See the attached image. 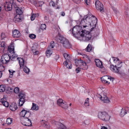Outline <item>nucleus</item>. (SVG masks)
<instances>
[{"label":"nucleus","instance_id":"nucleus-1","mask_svg":"<svg viewBox=\"0 0 129 129\" xmlns=\"http://www.w3.org/2000/svg\"><path fill=\"white\" fill-rule=\"evenodd\" d=\"M96 18L92 15H87L84 17L80 23L81 26L76 25L72 29V34L75 37L77 35H80L84 31V28L89 26L91 28L90 31H92L96 26L97 24Z\"/></svg>","mask_w":129,"mask_h":129},{"label":"nucleus","instance_id":"nucleus-2","mask_svg":"<svg viewBox=\"0 0 129 129\" xmlns=\"http://www.w3.org/2000/svg\"><path fill=\"white\" fill-rule=\"evenodd\" d=\"M96 18L92 15H87L84 17L80 23L81 26L76 25L72 29V34L75 37L77 35H80L84 31V28L89 26L91 28L90 31H92L96 26L97 24Z\"/></svg>","mask_w":129,"mask_h":129},{"label":"nucleus","instance_id":"nucleus-3","mask_svg":"<svg viewBox=\"0 0 129 129\" xmlns=\"http://www.w3.org/2000/svg\"><path fill=\"white\" fill-rule=\"evenodd\" d=\"M55 40L57 42L62 44L63 46L66 48H69L71 47V45L68 40L60 35L56 36Z\"/></svg>","mask_w":129,"mask_h":129},{"label":"nucleus","instance_id":"nucleus-4","mask_svg":"<svg viewBox=\"0 0 129 129\" xmlns=\"http://www.w3.org/2000/svg\"><path fill=\"white\" fill-rule=\"evenodd\" d=\"M75 63L76 66L79 67L80 68L84 70L87 69L88 67L86 62L80 58L75 59Z\"/></svg>","mask_w":129,"mask_h":129},{"label":"nucleus","instance_id":"nucleus-5","mask_svg":"<svg viewBox=\"0 0 129 129\" xmlns=\"http://www.w3.org/2000/svg\"><path fill=\"white\" fill-rule=\"evenodd\" d=\"M98 117L100 119L106 121L109 120L110 118L107 113L105 112H99Z\"/></svg>","mask_w":129,"mask_h":129},{"label":"nucleus","instance_id":"nucleus-6","mask_svg":"<svg viewBox=\"0 0 129 129\" xmlns=\"http://www.w3.org/2000/svg\"><path fill=\"white\" fill-rule=\"evenodd\" d=\"M80 36L86 41H89L91 38L90 32L85 29L84 31H83L82 33L80 34Z\"/></svg>","mask_w":129,"mask_h":129},{"label":"nucleus","instance_id":"nucleus-7","mask_svg":"<svg viewBox=\"0 0 129 129\" xmlns=\"http://www.w3.org/2000/svg\"><path fill=\"white\" fill-rule=\"evenodd\" d=\"M51 123L56 125L57 127L55 129H66V127L63 124L59 122L53 120L52 121Z\"/></svg>","mask_w":129,"mask_h":129},{"label":"nucleus","instance_id":"nucleus-8","mask_svg":"<svg viewBox=\"0 0 129 129\" xmlns=\"http://www.w3.org/2000/svg\"><path fill=\"white\" fill-rule=\"evenodd\" d=\"M96 8L98 10H100V12L102 13L104 12V6L98 0L96 1L95 3Z\"/></svg>","mask_w":129,"mask_h":129},{"label":"nucleus","instance_id":"nucleus-9","mask_svg":"<svg viewBox=\"0 0 129 129\" xmlns=\"http://www.w3.org/2000/svg\"><path fill=\"white\" fill-rule=\"evenodd\" d=\"M13 1L11 0V2H6L4 6L5 8L6 11H10L12 9V5H14L13 3Z\"/></svg>","mask_w":129,"mask_h":129},{"label":"nucleus","instance_id":"nucleus-10","mask_svg":"<svg viewBox=\"0 0 129 129\" xmlns=\"http://www.w3.org/2000/svg\"><path fill=\"white\" fill-rule=\"evenodd\" d=\"M98 97L101 100L103 101L104 103H108L110 102L108 98L105 94H103V96L100 95Z\"/></svg>","mask_w":129,"mask_h":129},{"label":"nucleus","instance_id":"nucleus-11","mask_svg":"<svg viewBox=\"0 0 129 129\" xmlns=\"http://www.w3.org/2000/svg\"><path fill=\"white\" fill-rule=\"evenodd\" d=\"M13 43L12 42L8 47V50L11 53H14V48Z\"/></svg>","mask_w":129,"mask_h":129},{"label":"nucleus","instance_id":"nucleus-12","mask_svg":"<svg viewBox=\"0 0 129 129\" xmlns=\"http://www.w3.org/2000/svg\"><path fill=\"white\" fill-rule=\"evenodd\" d=\"M17 59L19 60V65L20 67H23L26 66V62H25L24 59L21 58H17Z\"/></svg>","mask_w":129,"mask_h":129},{"label":"nucleus","instance_id":"nucleus-13","mask_svg":"<svg viewBox=\"0 0 129 129\" xmlns=\"http://www.w3.org/2000/svg\"><path fill=\"white\" fill-rule=\"evenodd\" d=\"M11 57V56H9L8 54H5L2 56L1 58L5 59V60L6 61L7 63H8L9 60L12 58Z\"/></svg>","mask_w":129,"mask_h":129},{"label":"nucleus","instance_id":"nucleus-14","mask_svg":"<svg viewBox=\"0 0 129 129\" xmlns=\"http://www.w3.org/2000/svg\"><path fill=\"white\" fill-rule=\"evenodd\" d=\"M13 36L14 38H18L20 36V32L17 30H15L13 31Z\"/></svg>","mask_w":129,"mask_h":129},{"label":"nucleus","instance_id":"nucleus-15","mask_svg":"<svg viewBox=\"0 0 129 129\" xmlns=\"http://www.w3.org/2000/svg\"><path fill=\"white\" fill-rule=\"evenodd\" d=\"M95 62L96 65L97 67L100 68H102L103 67L102 62L99 59H95Z\"/></svg>","mask_w":129,"mask_h":129},{"label":"nucleus","instance_id":"nucleus-16","mask_svg":"<svg viewBox=\"0 0 129 129\" xmlns=\"http://www.w3.org/2000/svg\"><path fill=\"white\" fill-rule=\"evenodd\" d=\"M1 102L3 105L6 107H7L9 106V103L6 101V98H3L1 100Z\"/></svg>","mask_w":129,"mask_h":129},{"label":"nucleus","instance_id":"nucleus-17","mask_svg":"<svg viewBox=\"0 0 129 129\" xmlns=\"http://www.w3.org/2000/svg\"><path fill=\"white\" fill-rule=\"evenodd\" d=\"M9 108L11 110L15 111L17 108V105L16 103H13L11 104L9 107Z\"/></svg>","mask_w":129,"mask_h":129},{"label":"nucleus","instance_id":"nucleus-18","mask_svg":"<svg viewBox=\"0 0 129 129\" xmlns=\"http://www.w3.org/2000/svg\"><path fill=\"white\" fill-rule=\"evenodd\" d=\"M26 122L25 123H24V125L28 126H32L31 122L30 119L28 118V119H26Z\"/></svg>","mask_w":129,"mask_h":129},{"label":"nucleus","instance_id":"nucleus-19","mask_svg":"<svg viewBox=\"0 0 129 129\" xmlns=\"http://www.w3.org/2000/svg\"><path fill=\"white\" fill-rule=\"evenodd\" d=\"M21 20V18H20V15H16L14 17L13 20L15 23L19 22Z\"/></svg>","mask_w":129,"mask_h":129},{"label":"nucleus","instance_id":"nucleus-20","mask_svg":"<svg viewBox=\"0 0 129 129\" xmlns=\"http://www.w3.org/2000/svg\"><path fill=\"white\" fill-rule=\"evenodd\" d=\"M57 104L61 107H64L63 105L64 103L63 102V100L61 99H59L57 102Z\"/></svg>","mask_w":129,"mask_h":129},{"label":"nucleus","instance_id":"nucleus-21","mask_svg":"<svg viewBox=\"0 0 129 129\" xmlns=\"http://www.w3.org/2000/svg\"><path fill=\"white\" fill-rule=\"evenodd\" d=\"M121 67V66L119 67H117L116 65L114 66V68L113 69L114 70V71H113V72L116 73H117L119 74L120 73L119 72V69L120 68V67Z\"/></svg>","mask_w":129,"mask_h":129},{"label":"nucleus","instance_id":"nucleus-22","mask_svg":"<svg viewBox=\"0 0 129 129\" xmlns=\"http://www.w3.org/2000/svg\"><path fill=\"white\" fill-rule=\"evenodd\" d=\"M52 50L50 49H48L46 52V56L47 57H49L52 54Z\"/></svg>","mask_w":129,"mask_h":129},{"label":"nucleus","instance_id":"nucleus-23","mask_svg":"<svg viewBox=\"0 0 129 129\" xmlns=\"http://www.w3.org/2000/svg\"><path fill=\"white\" fill-rule=\"evenodd\" d=\"M32 105V107L31 108V110L36 111H37L38 110L39 108L37 105L34 103H33Z\"/></svg>","mask_w":129,"mask_h":129},{"label":"nucleus","instance_id":"nucleus-24","mask_svg":"<svg viewBox=\"0 0 129 129\" xmlns=\"http://www.w3.org/2000/svg\"><path fill=\"white\" fill-rule=\"evenodd\" d=\"M56 2H54L52 1H51L50 3V5H51L53 7H56L57 6L58 3V0H55Z\"/></svg>","mask_w":129,"mask_h":129},{"label":"nucleus","instance_id":"nucleus-25","mask_svg":"<svg viewBox=\"0 0 129 129\" xmlns=\"http://www.w3.org/2000/svg\"><path fill=\"white\" fill-rule=\"evenodd\" d=\"M14 88L10 87H6V92L7 93H9L13 91Z\"/></svg>","mask_w":129,"mask_h":129},{"label":"nucleus","instance_id":"nucleus-26","mask_svg":"<svg viewBox=\"0 0 129 129\" xmlns=\"http://www.w3.org/2000/svg\"><path fill=\"white\" fill-rule=\"evenodd\" d=\"M27 111V110H25L24 109H23L22 110L20 113V115L21 116L24 117H25Z\"/></svg>","mask_w":129,"mask_h":129},{"label":"nucleus","instance_id":"nucleus-27","mask_svg":"<svg viewBox=\"0 0 129 129\" xmlns=\"http://www.w3.org/2000/svg\"><path fill=\"white\" fill-rule=\"evenodd\" d=\"M63 64L64 65L66 66L67 68H68L71 69L72 68V66H71V64L70 63V64L68 63V62L67 61H65Z\"/></svg>","mask_w":129,"mask_h":129},{"label":"nucleus","instance_id":"nucleus-28","mask_svg":"<svg viewBox=\"0 0 129 129\" xmlns=\"http://www.w3.org/2000/svg\"><path fill=\"white\" fill-rule=\"evenodd\" d=\"M16 11L17 15H20L22 13V10L20 9L19 7H16Z\"/></svg>","mask_w":129,"mask_h":129},{"label":"nucleus","instance_id":"nucleus-29","mask_svg":"<svg viewBox=\"0 0 129 129\" xmlns=\"http://www.w3.org/2000/svg\"><path fill=\"white\" fill-rule=\"evenodd\" d=\"M25 99H23L20 98L19 100V106H20L23 105L25 102Z\"/></svg>","mask_w":129,"mask_h":129},{"label":"nucleus","instance_id":"nucleus-30","mask_svg":"<svg viewBox=\"0 0 129 129\" xmlns=\"http://www.w3.org/2000/svg\"><path fill=\"white\" fill-rule=\"evenodd\" d=\"M24 117V120L25 121V119H28V118L31 115V113L28 111H27Z\"/></svg>","mask_w":129,"mask_h":129},{"label":"nucleus","instance_id":"nucleus-31","mask_svg":"<svg viewBox=\"0 0 129 129\" xmlns=\"http://www.w3.org/2000/svg\"><path fill=\"white\" fill-rule=\"evenodd\" d=\"M6 87L3 85H0V91L3 92L5 91L6 92Z\"/></svg>","mask_w":129,"mask_h":129},{"label":"nucleus","instance_id":"nucleus-32","mask_svg":"<svg viewBox=\"0 0 129 129\" xmlns=\"http://www.w3.org/2000/svg\"><path fill=\"white\" fill-rule=\"evenodd\" d=\"M23 69L24 72L27 74L30 72V70L26 66L23 67Z\"/></svg>","mask_w":129,"mask_h":129},{"label":"nucleus","instance_id":"nucleus-33","mask_svg":"<svg viewBox=\"0 0 129 129\" xmlns=\"http://www.w3.org/2000/svg\"><path fill=\"white\" fill-rule=\"evenodd\" d=\"M109 77H108V76H106L102 77L101 78V81L103 83H105L106 81L105 79L106 78L109 79Z\"/></svg>","mask_w":129,"mask_h":129},{"label":"nucleus","instance_id":"nucleus-34","mask_svg":"<svg viewBox=\"0 0 129 129\" xmlns=\"http://www.w3.org/2000/svg\"><path fill=\"white\" fill-rule=\"evenodd\" d=\"M63 56L64 58L67 60H69L70 59V56L68 54L65 53L63 54Z\"/></svg>","mask_w":129,"mask_h":129},{"label":"nucleus","instance_id":"nucleus-35","mask_svg":"<svg viewBox=\"0 0 129 129\" xmlns=\"http://www.w3.org/2000/svg\"><path fill=\"white\" fill-rule=\"evenodd\" d=\"M12 119L11 118H9L7 119L6 123L8 125H9L12 123Z\"/></svg>","mask_w":129,"mask_h":129},{"label":"nucleus","instance_id":"nucleus-36","mask_svg":"<svg viewBox=\"0 0 129 129\" xmlns=\"http://www.w3.org/2000/svg\"><path fill=\"white\" fill-rule=\"evenodd\" d=\"M120 113V115L121 116H123L126 114L127 113V112H126L124 109H123V108L122 109Z\"/></svg>","mask_w":129,"mask_h":129},{"label":"nucleus","instance_id":"nucleus-37","mask_svg":"<svg viewBox=\"0 0 129 129\" xmlns=\"http://www.w3.org/2000/svg\"><path fill=\"white\" fill-rule=\"evenodd\" d=\"M25 94L21 92H20L19 93V94L18 95V96H19L20 98L21 99H25Z\"/></svg>","mask_w":129,"mask_h":129},{"label":"nucleus","instance_id":"nucleus-38","mask_svg":"<svg viewBox=\"0 0 129 129\" xmlns=\"http://www.w3.org/2000/svg\"><path fill=\"white\" fill-rule=\"evenodd\" d=\"M92 50V47L90 44H89L87 46L86 51L88 52H90Z\"/></svg>","mask_w":129,"mask_h":129},{"label":"nucleus","instance_id":"nucleus-39","mask_svg":"<svg viewBox=\"0 0 129 129\" xmlns=\"http://www.w3.org/2000/svg\"><path fill=\"white\" fill-rule=\"evenodd\" d=\"M5 43L4 42H2L1 44V50L2 51H3L4 50L5 46Z\"/></svg>","mask_w":129,"mask_h":129},{"label":"nucleus","instance_id":"nucleus-40","mask_svg":"<svg viewBox=\"0 0 129 129\" xmlns=\"http://www.w3.org/2000/svg\"><path fill=\"white\" fill-rule=\"evenodd\" d=\"M5 69V67L3 66L0 67V78L1 77L2 73V71H3Z\"/></svg>","mask_w":129,"mask_h":129},{"label":"nucleus","instance_id":"nucleus-41","mask_svg":"<svg viewBox=\"0 0 129 129\" xmlns=\"http://www.w3.org/2000/svg\"><path fill=\"white\" fill-rule=\"evenodd\" d=\"M115 58L114 57H113V60L114 61V62H118V63H119L118 64H120L122 62H119V59L117 58H115L116 59H114ZM119 65L118 64V66Z\"/></svg>","mask_w":129,"mask_h":129},{"label":"nucleus","instance_id":"nucleus-42","mask_svg":"<svg viewBox=\"0 0 129 129\" xmlns=\"http://www.w3.org/2000/svg\"><path fill=\"white\" fill-rule=\"evenodd\" d=\"M14 54L12 55V59H11V60H12L13 61H14L16 58H17L18 55L14 53Z\"/></svg>","mask_w":129,"mask_h":129},{"label":"nucleus","instance_id":"nucleus-43","mask_svg":"<svg viewBox=\"0 0 129 129\" xmlns=\"http://www.w3.org/2000/svg\"><path fill=\"white\" fill-rule=\"evenodd\" d=\"M29 36L31 39H35L36 37V35L33 34H31L29 35Z\"/></svg>","mask_w":129,"mask_h":129},{"label":"nucleus","instance_id":"nucleus-44","mask_svg":"<svg viewBox=\"0 0 129 129\" xmlns=\"http://www.w3.org/2000/svg\"><path fill=\"white\" fill-rule=\"evenodd\" d=\"M89 123V121L88 120L85 121L82 124V125L84 126H85L88 125Z\"/></svg>","mask_w":129,"mask_h":129},{"label":"nucleus","instance_id":"nucleus-45","mask_svg":"<svg viewBox=\"0 0 129 129\" xmlns=\"http://www.w3.org/2000/svg\"><path fill=\"white\" fill-rule=\"evenodd\" d=\"M19 89L18 87L15 88L14 89L13 91L15 93H18L19 92Z\"/></svg>","mask_w":129,"mask_h":129},{"label":"nucleus","instance_id":"nucleus-46","mask_svg":"<svg viewBox=\"0 0 129 129\" xmlns=\"http://www.w3.org/2000/svg\"><path fill=\"white\" fill-rule=\"evenodd\" d=\"M89 99L88 98H87L85 100V102L84 103V105H86V104L87 106H89L88 104L89 103Z\"/></svg>","mask_w":129,"mask_h":129},{"label":"nucleus","instance_id":"nucleus-47","mask_svg":"<svg viewBox=\"0 0 129 129\" xmlns=\"http://www.w3.org/2000/svg\"><path fill=\"white\" fill-rule=\"evenodd\" d=\"M54 46V41H52L50 43V45L49 47L50 48H53Z\"/></svg>","mask_w":129,"mask_h":129},{"label":"nucleus","instance_id":"nucleus-48","mask_svg":"<svg viewBox=\"0 0 129 129\" xmlns=\"http://www.w3.org/2000/svg\"><path fill=\"white\" fill-rule=\"evenodd\" d=\"M44 127L47 128H50V125L48 123H44Z\"/></svg>","mask_w":129,"mask_h":129},{"label":"nucleus","instance_id":"nucleus-49","mask_svg":"<svg viewBox=\"0 0 129 129\" xmlns=\"http://www.w3.org/2000/svg\"><path fill=\"white\" fill-rule=\"evenodd\" d=\"M9 71L10 73V74L11 76H11V77L12 75H13V74L15 72V71H13L12 70H9Z\"/></svg>","mask_w":129,"mask_h":129},{"label":"nucleus","instance_id":"nucleus-50","mask_svg":"<svg viewBox=\"0 0 129 129\" xmlns=\"http://www.w3.org/2000/svg\"><path fill=\"white\" fill-rule=\"evenodd\" d=\"M36 46H34L32 47L31 48V50L33 52V54L35 52H36Z\"/></svg>","mask_w":129,"mask_h":129},{"label":"nucleus","instance_id":"nucleus-51","mask_svg":"<svg viewBox=\"0 0 129 129\" xmlns=\"http://www.w3.org/2000/svg\"><path fill=\"white\" fill-rule=\"evenodd\" d=\"M36 14H33L30 17L31 20V21H33L35 19V17Z\"/></svg>","mask_w":129,"mask_h":129},{"label":"nucleus","instance_id":"nucleus-52","mask_svg":"<svg viewBox=\"0 0 129 129\" xmlns=\"http://www.w3.org/2000/svg\"><path fill=\"white\" fill-rule=\"evenodd\" d=\"M46 27V25L44 24H42L41 26V28L42 30L45 29Z\"/></svg>","mask_w":129,"mask_h":129},{"label":"nucleus","instance_id":"nucleus-53","mask_svg":"<svg viewBox=\"0 0 129 129\" xmlns=\"http://www.w3.org/2000/svg\"><path fill=\"white\" fill-rule=\"evenodd\" d=\"M114 66L113 65H111L110 66V70L113 72V71H114Z\"/></svg>","mask_w":129,"mask_h":129},{"label":"nucleus","instance_id":"nucleus-54","mask_svg":"<svg viewBox=\"0 0 129 129\" xmlns=\"http://www.w3.org/2000/svg\"><path fill=\"white\" fill-rule=\"evenodd\" d=\"M44 3V2L43 1H40L38 2L39 6L41 7L43 4Z\"/></svg>","mask_w":129,"mask_h":129},{"label":"nucleus","instance_id":"nucleus-55","mask_svg":"<svg viewBox=\"0 0 129 129\" xmlns=\"http://www.w3.org/2000/svg\"><path fill=\"white\" fill-rule=\"evenodd\" d=\"M81 68H80V67H78L76 69V73H78L79 72H80L81 71L80 69Z\"/></svg>","mask_w":129,"mask_h":129},{"label":"nucleus","instance_id":"nucleus-56","mask_svg":"<svg viewBox=\"0 0 129 129\" xmlns=\"http://www.w3.org/2000/svg\"><path fill=\"white\" fill-rule=\"evenodd\" d=\"M75 3L77 4L79 3L80 2V0H72Z\"/></svg>","mask_w":129,"mask_h":129},{"label":"nucleus","instance_id":"nucleus-57","mask_svg":"<svg viewBox=\"0 0 129 129\" xmlns=\"http://www.w3.org/2000/svg\"><path fill=\"white\" fill-rule=\"evenodd\" d=\"M1 38L2 39H3L5 38L6 36H5V34L4 33H2L1 35Z\"/></svg>","mask_w":129,"mask_h":129},{"label":"nucleus","instance_id":"nucleus-58","mask_svg":"<svg viewBox=\"0 0 129 129\" xmlns=\"http://www.w3.org/2000/svg\"><path fill=\"white\" fill-rule=\"evenodd\" d=\"M124 109L126 112H127V113L129 112V107H126Z\"/></svg>","mask_w":129,"mask_h":129},{"label":"nucleus","instance_id":"nucleus-59","mask_svg":"<svg viewBox=\"0 0 129 129\" xmlns=\"http://www.w3.org/2000/svg\"><path fill=\"white\" fill-rule=\"evenodd\" d=\"M1 62L3 63V64H6L7 63V62L5 60V59H2L1 58Z\"/></svg>","mask_w":129,"mask_h":129},{"label":"nucleus","instance_id":"nucleus-60","mask_svg":"<svg viewBox=\"0 0 129 129\" xmlns=\"http://www.w3.org/2000/svg\"><path fill=\"white\" fill-rule=\"evenodd\" d=\"M68 106V105L65 102L64 103V104L63 105V107H62V108H67Z\"/></svg>","mask_w":129,"mask_h":129},{"label":"nucleus","instance_id":"nucleus-61","mask_svg":"<svg viewBox=\"0 0 129 129\" xmlns=\"http://www.w3.org/2000/svg\"><path fill=\"white\" fill-rule=\"evenodd\" d=\"M59 56L58 55H56L55 56V58L56 60H57L59 58Z\"/></svg>","mask_w":129,"mask_h":129},{"label":"nucleus","instance_id":"nucleus-62","mask_svg":"<svg viewBox=\"0 0 129 129\" xmlns=\"http://www.w3.org/2000/svg\"><path fill=\"white\" fill-rule=\"evenodd\" d=\"M39 51L37 50L36 51V52L34 53V54L35 55H37L39 54Z\"/></svg>","mask_w":129,"mask_h":129},{"label":"nucleus","instance_id":"nucleus-63","mask_svg":"<svg viewBox=\"0 0 129 129\" xmlns=\"http://www.w3.org/2000/svg\"><path fill=\"white\" fill-rule=\"evenodd\" d=\"M108 77H109V79H110V81H111L112 82L114 80V79L113 78L110 77V76H109Z\"/></svg>","mask_w":129,"mask_h":129},{"label":"nucleus","instance_id":"nucleus-64","mask_svg":"<svg viewBox=\"0 0 129 129\" xmlns=\"http://www.w3.org/2000/svg\"><path fill=\"white\" fill-rule=\"evenodd\" d=\"M101 129H108L107 127L105 126H103L102 127Z\"/></svg>","mask_w":129,"mask_h":129}]
</instances>
